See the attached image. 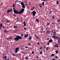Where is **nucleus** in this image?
<instances>
[{
	"label": "nucleus",
	"mask_w": 60,
	"mask_h": 60,
	"mask_svg": "<svg viewBox=\"0 0 60 60\" xmlns=\"http://www.w3.org/2000/svg\"><path fill=\"white\" fill-rule=\"evenodd\" d=\"M21 36H22V37H23V34H21Z\"/></svg>",
	"instance_id": "nucleus-52"
},
{
	"label": "nucleus",
	"mask_w": 60,
	"mask_h": 60,
	"mask_svg": "<svg viewBox=\"0 0 60 60\" xmlns=\"http://www.w3.org/2000/svg\"><path fill=\"white\" fill-rule=\"evenodd\" d=\"M52 11H50L49 12L50 13V14H51V13L52 12Z\"/></svg>",
	"instance_id": "nucleus-39"
},
{
	"label": "nucleus",
	"mask_w": 60,
	"mask_h": 60,
	"mask_svg": "<svg viewBox=\"0 0 60 60\" xmlns=\"http://www.w3.org/2000/svg\"><path fill=\"white\" fill-rule=\"evenodd\" d=\"M7 40H9V38H7Z\"/></svg>",
	"instance_id": "nucleus-58"
},
{
	"label": "nucleus",
	"mask_w": 60,
	"mask_h": 60,
	"mask_svg": "<svg viewBox=\"0 0 60 60\" xmlns=\"http://www.w3.org/2000/svg\"><path fill=\"white\" fill-rule=\"evenodd\" d=\"M46 46H44V48L45 49H46Z\"/></svg>",
	"instance_id": "nucleus-35"
},
{
	"label": "nucleus",
	"mask_w": 60,
	"mask_h": 60,
	"mask_svg": "<svg viewBox=\"0 0 60 60\" xmlns=\"http://www.w3.org/2000/svg\"><path fill=\"white\" fill-rule=\"evenodd\" d=\"M20 4H21V5H22V8H25V4H24V2H21L20 3Z\"/></svg>",
	"instance_id": "nucleus-2"
},
{
	"label": "nucleus",
	"mask_w": 60,
	"mask_h": 60,
	"mask_svg": "<svg viewBox=\"0 0 60 60\" xmlns=\"http://www.w3.org/2000/svg\"><path fill=\"white\" fill-rule=\"evenodd\" d=\"M58 2H59V1L58 0H57V3H56L57 4H59V3H58Z\"/></svg>",
	"instance_id": "nucleus-26"
},
{
	"label": "nucleus",
	"mask_w": 60,
	"mask_h": 60,
	"mask_svg": "<svg viewBox=\"0 0 60 60\" xmlns=\"http://www.w3.org/2000/svg\"><path fill=\"white\" fill-rule=\"evenodd\" d=\"M46 31H49V29L48 28H46Z\"/></svg>",
	"instance_id": "nucleus-28"
},
{
	"label": "nucleus",
	"mask_w": 60,
	"mask_h": 60,
	"mask_svg": "<svg viewBox=\"0 0 60 60\" xmlns=\"http://www.w3.org/2000/svg\"><path fill=\"white\" fill-rule=\"evenodd\" d=\"M58 43L59 44H60V39H59L58 40Z\"/></svg>",
	"instance_id": "nucleus-14"
},
{
	"label": "nucleus",
	"mask_w": 60,
	"mask_h": 60,
	"mask_svg": "<svg viewBox=\"0 0 60 60\" xmlns=\"http://www.w3.org/2000/svg\"><path fill=\"white\" fill-rule=\"evenodd\" d=\"M32 37H31V36H30L29 37V40H30V41H31V39H32Z\"/></svg>",
	"instance_id": "nucleus-17"
},
{
	"label": "nucleus",
	"mask_w": 60,
	"mask_h": 60,
	"mask_svg": "<svg viewBox=\"0 0 60 60\" xmlns=\"http://www.w3.org/2000/svg\"><path fill=\"white\" fill-rule=\"evenodd\" d=\"M49 47H47L46 49L47 50H48V49H49Z\"/></svg>",
	"instance_id": "nucleus-34"
},
{
	"label": "nucleus",
	"mask_w": 60,
	"mask_h": 60,
	"mask_svg": "<svg viewBox=\"0 0 60 60\" xmlns=\"http://www.w3.org/2000/svg\"><path fill=\"white\" fill-rule=\"evenodd\" d=\"M10 10H8L7 11V12H8V13H9V12H10Z\"/></svg>",
	"instance_id": "nucleus-29"
},
{
	"label": "nucleus",
	"mask_w": 60,
	"mask_h": 60,
	"mask_svg": "<svg viewBox=\"0 0 60 60\" xmlns=\"http://www.w3.org/2000/svg\"><path fill=\"white\" fill-rule=\"evenodd\" d=\"M49 43L51 42L52 41V39H50L49 40Z\"/></svg>",
	"instance_id": "nucleus-13"
},
{
	"label": "nucleus",
	"mask_w": 60,
	"mask_h": 60,
	"mask_svg": "<svg viewBox=\"0 0 60 60\" xmlns=\"http://www.w3.org/2000/svg\"><path fill=\"white\" fill-rule=\"evenodd\" d=\"M19 47L16 48L15 50V53H17L18 51H19Z\"/></svg>",
	"instance_id": "nucleus-4"
},
{
	"label": "nucleus",
	"mask_w": 60,
	"mask_h": 60,
	"mask_svg": "<svg viewBox=\"0 0 60 60\" xmlns=\"http://www.w3.org/2000/svg\"><path fill=\"white\" fill-rule=\"evenodd\" d=\"M7 32V30H5L4 31V33H6Z\"/></svg>",
	"instance_id": "nucleus-38"
},
{
	"label": "nucleus",
	"mask_w": 60,
	"mask_h": 60,
	"mask_svg": "<svg viewBox=\"0 0 60 60\" xmlns=\"http://www.w3.org/2000/svg\"><path fill=\"white\" fill-rule=\"evenodd\" d=\"M2 27H3V29H4V26H2Z\"/></svg>",
	"instance_id": "nucleus-43"
},
{
	"label": "nucleus",
	"mask_w": 60,
	"mask_h": 60,
	"mask_svg": "<svg viewBox=\"0 0 60 60\" xmlns=\"http://www.w3.org/2000/svg\"><path fill=\"white\" fill-rule=\"evenodd\" d=\"M37 44H38V45H39V44H40V43H39V42H38L37 43Z\"/></svg>",
	"instance_id": "nucleus-53"
},
{
	"label": "nucleus",
	"mask_w": 60,
	"mask_h": 60,
	"mask_svg": "<svg viewBox=\"0 0 60 60\" xmlns=\"http://www.w3.org/2000/svg\"><path fill=\"white\" fill-rule=\"evenodd\" d=\"M36 21H37L38 22H39V20H38V19H36Z\"/></svg>",
	"instance_id": "nucleus-24"
},
{
	"label": "nucleus",
	"mask_w": 60,
	"mask_h": 60,
	"mask_svg": "<svg viewBox=\"0 0 60 60\" xmlns=\"http://www.w3.org/2000/svg\"><path fill=\"white\" fill-rule=\"evenodd\" d=\"M57 28L58 29H59V28H60V27L57 26Z\"/></svg>",
	"instance_id": "nucleus-51"
},
{
	"label": "nucleus",
	"mask_w": 60,
	"mask_h": 60,
	"mask_svg": "<svg viewBox=\"0 0 60 60\" xmlns=\"http://www.w3.org/2000/svg\"><path fill=\"white\" fill-rule=\"evenodd\" d=\"M24 26H26V22H24Z\"/></svg>",
	"instance_id": "nucleus-22"
},
{
	"label": "nucleus",
	"mask_w": 60,
	"mask_h": 60,
	"mask_svg": "<svg viewBox=\"0 0 60 60\" xmlns=\"http://www.w3.org/2000/svg\"><path fill=\"white\" fill-rule=\"evenodd\" d=\"M44 3H45L44 2H43L42 3V5H43V6H44L45 5Z\"/></svg>",
	"instance_id": "nucleus-25"
},
{
	"label": "nucleus",
	"mask_w": 60,
	"mask_h": 60,
	"mask_svg": "<svg viewBox=\"0 0 60 60\" xmlns=\"http://www.w3.org/2000/svg\"><path fill=\"white\" fill-rule=\"evenodd\" d=\"M52 37L53 38H54V39H56L57 38V36H56L54 35H53L52 36Z\"/></svg>",
	"instance_id": "nucleus-8"
},
{
	"label": "nucleus",
	"mask_w": 60,
	"mask_h": 60,
	"mask_svg": "<svg viewBox=\"0 0 60 60\" xmlns=\"http://www.w3.org/2000/svg\"><path fill=\"white\" fill-rule=\"evenodd\" d=\"M43 52L41 51V52L40 53V54H42Z\"/></svg>",
	"instance_id": "nucleus-37"
},
{
	"label": "nucleus",
	"mask_w": 60,
	"mask_h": 60,
	"mask_svg": "<svg viewBox=\"0 0 60 60\" xmlns=\"http://www.w3.org/2000/svg\"><path fill=\"white\" fill-rule=\"evenodd\" d=\"M55 54H52L51 55V56H54Z\"/></svg>",
	"instance_id": "nucleus-21"
},
{
	"label": "nucleus",
	"mask_w": 60,
	"mask_h": 60,
	"mask_svg": "<svg viewBox=\"0 0 60 60\" xmlns=\"http://www.w3.org/2000/svg\"><path fill=\"white\" fill-rule=\"evenodd\" d=\"M42 30H43V28H42V29H41Z\"/></svg>",
	"instance_id": "nucleus-64"
},
{
	"label": "nucleus",
	"mask_w": 60,
	"mask_h": 60,
	"mask_svg": "<svg viewBox=\"0 0 60 60\" xmlns=\"http://www.w3.org/2000/svg\"><path fill=\"white\" fill-rule=\"evenodd\" d=\"M39 6L40 8H41V7H42V5H41V4H40L39 5Z\"/></svg>",
	"instance_id": "nucleus-23"
},
{
	"label": "nucleus",
	"mask_w": 60,
	"mask_h": 60,
	"mask_svg": "<svg viewBox=\"0 0 60 60\" xmlns=\"http://www.w3.org/2000/svg\"><path fill=\"white\" fill-rule=\"evenodd\" d=\"M12 37H11L10 38V40H11V39H12Z\"/></svg>",
	"instance_id": "nucleus-44"
},
{
	"label": "nucleus",
	"mask_w": 60,
	"mask_h": 60,
	"mask_svg": "<svg viewBox=\"0 0 60 60\" xmlns=\"http://www.w3.org/2000/svg\"><path fill=\"white\" fill-rule=\"evenodd\" d=\"M10 21L8 20L6 21V23H9Z\"/></svg>",
	"instance_id": "nucleus-18"
},
{
	"label": "nucleus",
	"mask_w": 60,
	"mask_h": 60,
	"mask_svg": "<svg viewBox=\"0 0 60 60\" xmlns=\"http://www.w3.org/2000/svg\"><path fill=\"white\" fill-rule=\"evenodd\" d=\"M52 60H56V59H55L54 58L52 59Z\"/></svg>",
	"instance_id": "nucleus-42"
},
{
	"label": "nucleus",
	"mask_w": 60,
	"mask_h": 60,
	"mask_svg": "<svg viewBox=\"0 0 60 60\" xmlns=\"http://www.w3.org/2000/svg\"><path fill=\"white\" fill-rule=\"evenodd\" d=\"M57 37V38H56V39H60V37Z\"/></svg>",
	"instance_id": "nucleus-48"
},
{
	"label": "nucleus",
	"mask_w": 60,
	"mask_h": 60,
	"mask_svg": "<svg viewBox=\"0 0 60 60\" xmlns=\"http://www.w3.org/2000/svg\"><path fill=\"white\" fill-rule=\"evenodd\" d=\"M50 24V23H48L47 24V25H48V26Z\"/></svg>",
	"instance_id": "nucleus-50"
},
{
	"label": "nucleus",
	"mask_w": 60,
	"mask_h": 60,
	"mask_svg": "<svg viewBox=\"0 0 60 60\" xmlns=\"http://www.w3.org/2000/svg\"><path fill=\"white\" fill-rule=\"evenodd\" d=\"M25 5L26 6H27V4H25Z\"/></svg>",
	"instance_id": "nucleus-55"
},
{
	"label": "nucleus",
	"mask_w": 60,
	"mask_h": 60,
	"mask_svg": "<svg viewBox=\"0 0 60 60\" xmlns=\"http://www.w3.org/2000/svg\"><path fill=\"white\" fill-rule=\"evenodd\" d=\"M14 12V13H15L16 14H19H19L20 13V12H19V11H18H18H16V9H15L13 11Z\"/></svg>",
	"instance_id": "nucleus-3"
},
{
	"label": "nucleus",
	"mask_w": 60,
	"mask_h": 60,
	"mask_svg": "<svg viewBox=\"0 0 60 60\" xmlns=\"http://www.w3.org/2000/svg\"><path fill=\"white\" fill-rule=\"evenodd\" d=\"M36 57L37 58H39V57H38V56H37Z\"/></svg>",
	"instance_id": "nucleus-61"
},
{
	"label": "nucleus",
	"mask_w": 60,
	"mask_h": 60,
	"mask_svg": "<svg viewBox=\"0 0 60 60\" xmlns=\"http://www.w3.org/2000/svg\"><path fill=\"white\" fill-rule=\"evenodd\" d=\"M55 52L56 54H58V51H57V50L56 51H55Z\"/></svg>",
	"instance_id": "nucleus-20"
},
{
	"label": "nucleus",
	"mask_w": 60,
	"mask_h": 60,
	"mask_svg": "<svg viewBox=\"0 0 60 60\" xmlns=\"http://www.w3.org/2000/svg\"><path fill=\"white\" fill-rule=\"evenodd\" d=\"M26 28H24V30H26Z\"/></svg>",
	"instance_id": "nucleus-57"
},
{
	"label": "nucleus",
	"mask_w": 60,
	"mask_h": 60,
	"mask_svg": "<svg viewBox=\"0 0 60 60\" xmlns=\"http://www.w3.org/2000/svg\"><path fill=\"white\" fill-rule=\"evenodd\" d=\"M25 58L26 59H28V57H26Z\"/></svg>",
	"instance_id": "nucleus-45"
},
{
	"label": "nucleus",
	"mask_w": 60,
	"mask_h": 60,
	"mask_svg": "<svg viewBox=\"0 0 60 60\" xmlns=\"http://www.w3.org/2000/svg\"><path fill=\"white\" fill-rule=\"evenodd\" d=\"M28 36V34H25L24 36V37H25V38H27Z\"/></svg>",
	"instance_id": "nucleus-10"
},
{
	"label": "nucleus",
	"mask_w": 60,
	"mask_h": 60,
	"mask_svg": "<svg viewBox=\"0 0 60 60\" xmlns=\"http://www.w3.org/2000/svg\"><path fill=\"white\" fill-rule=\"evenodd\" d=\"M59 47V46H58L57 44H56L54 45V48H58V47Z\"/></svg>",
	"instance_id": "nucleus-9"
},
{
	"label": "nucleus",
	"mask_w": 60,
	"mask_h": 60,
	"mask_svg": "<svg viewBox=\"0 0 60 60\" xmlns=\"http://www.w3.org/2000/svg\"><path fill=\"white\" fill-rule=\"evenodd\" d=\"M3 58L4 59H6L7 58V56H6L4 57L3 56Z\"/></svg>",
	"instance_id": "nucleus-15"
},
{
	"label": "nucleus",
	"mask_w": 60,
	"mask_h": 60,
	"mask_svg": "<svg viewBox=\"0 0 60 60\" xmlns=\"http://www.w3.org/2000/svg\"><path fill=\"white\" fill-rule=\"evenodd\" d=\"M0 27H2V23H0Z\"/></svg>",
	"instance_id": "nucleus-32"
},
{
	"label": "nucleus",
	"mask_w": 60,
	"mask_h": 60,
	"mask_svg": "<svg viewBox=\"0 0 60 60\" xmlns=\"http://www.w3.org/2000/svg\"><path fill=\"white\" fill-rule=\"evenodd\" d=\"M14 28H18V27L17 26H15L14 27Z\"/></svg>",
	"instance_id": "nucleus-19"
},
{
	"label": "nucleus",
	"mask_w": 60,
	"mask_h": 60,
	"mask_svg": "<svg viewBox=\"0 0 60 60\" xmlns=\"http://www.w3.org/2000/svg\"><path fill=\"white\" fill-rule=\"evenodd\" d=\"M32 9L34 10V7H32Z\"/></svg>",
	"instance_id": "nucleus-56"
},
{
	"label": "nucleus",
	"mask_w": 60,
	"mask_h": 60,
	"mask_svg": "<svg viewBox=\"0 0 60 60\" xmlns=\"http://www.w3.org/2000/svg\"><path fill=\"white\" fill-rule=\"evenodd\" d=\"M49 40V38H48L47 39V40Z\"/></svg>",
	"instance_id": "nucleus-59"
},
{
	"label": "nucleus",
	"mask_w": 60,
	"mask_h": 60,
	"mask_svg": "<svg viewBox=\"0 0 60 60\" xmlns=\"http://www.w3.org/2000/svg\"><path fill=\"white\" fill-rule=\"evenodd\" d=\"M34 53V51H33L32 52V54H33Z\"/></svg>",
	"instance_id": "nucleus-49"
},
{
	"label": "nucleus",
	"mask_w": 60,
	"mask_h": 60,
	"mask_svg": "<svg viewBox=\"0 0 60 60\" xmlns=\"http://www.w3.org/2000/svg\"><path fill=\"white\" fill-rule=\"evenodd\" d=\"M57 58H58V57H57V56H56L55 57V59H57Z\"/></svg>",
	"instance_id": "nucleus-33"
},
{
	"label": "nucleus",
	"mask_w": 60,
	"mask_h": 60,
	"mask_svg": "<svg viewBox=\"0 0 60 60\" xmlns=\"http://www.w3.org/2000/svg\"><path fill=\"white\" fill-rule=\"evenodd\" d=\"M47 44L48 45H49V43H47Z\"/></svg>",
	"instance_id": "nucleus-54"
},
{
	"label": "nucleus",
	"mask_w": 60,
	"mask_h": 60,
	"mask_svg": "<svg viewBox=\"0 0 60 60\" xmlns=\"http://www.w3.org/2000/svg\"><path fill=\"white\" fill-rule=\"evenodd\" d=\"M46 34H50V32H49V31H46Z\"/></svg>",
	"instance_id": "nucleus-11"
},
{
	"label": "nucleus",
	"mask_w": 60,
	"mask_h": 60,
	"mask_svg": "<svg viewBox=\"0 0 60 60\" xmlns=\"http://www.w3.org/2000/svg\"><path fill=\"white\" fill-rule=\"evenodd\" d=\"M9 11L10 12H11L12 11H13V9H11L9 10Z\"/></svg>",
	"instance_id": "nucleus-16"
},
{
	"label": "nucleus",
	"mask_w": 60,
	"mask_h": 60,
	"mask_svg": "<svg viewBox=\"0 0 60 60\" xmlns=\"http://www.w3.org/2000/svg\"><path fill=\"white\" fill-rule=\"evenodd\" d=\"M56 33L55 32H53V34H54V35H56Z\"/></svg>",
	"instance_id": "nucleus-27"
},
{
	"label": "nucleus",
	"mask_w": 60,
	"mask_h": 60,
	"mask_svg": "<svg viewBox=\"0 0 60 60\" xmlns=\"http://www.w3.org/2000/svg\"><path fill=\"white\" fill-rule=\"evenodd\" d=\"M22 39V37L21 36H19V35L16 36L15 38H14V40L15 41H19V40H20Z\"/></svg>",
	"instance_id": "nucleus-1"
},
{
	"label": "nucleus",
	"mask_w": 60,
	"mask_h": 60,
	"mask_svg": "<svg viewBox=\"0 0 60 60\" xmlns=\"http://www.w3.org/2000/svg\"><path fill=\"white\" fill-rule=\"evenodd\" d=\"M40 49H42V47H40Z\"/></svg>",
	"instance_id": "nucleus-40"
},
{
	"label": "nucleus",
	"mask_w": 60,
	"mask_h": 60,
	"mask_svg": "<svg viewBox=\"0 0 60 60\" xmlns=\"http://www.w3.org/2000/svg\"><path fill=\"white\" fill-rule=\"evenodd\" d=\"M32 15H33V16H35V14H36V12L35 11H32Z\"/></svg>",
	"instance_id": "nucleus-5"
},
{
	"label": "nucleus",
	"mask_w": 60,
	"mask_h": 60,
	"mask_svg": "<svg viewBox=\"0 0 60 60\" xmlns=\"http://www.w3.org/2000/svg\"><path fill=\"white\" fill-rule=\"evenodd\" d=\"M57 22H59V21H60V19H59L57 20Z\"/></svg>",
	"instance_id": "nucleus-36"
},
{
	"label": "nucleus",
	"mask_w": 60,
	"mask_h": 60,
	"mask_svg": "<svg viewBox=\"0 0 60 60\" xmlns=\"http://www.w3.org/2000/svg\"><path fill=\"white\" fill-rule=\"evenodd\" d=\"M15 6V5L14 4H13L12 6V7H14V6Z\"/></svg>",
	"instance_id": "nucleus-46"
},
{
	"label": "nucleus",
	"mask_w": 60,
	"mask_h": 60,
	"mask_svg": "<svg viewBox=\"0 0 60 60\" xmlns=\"http://www.w3.org/2000/svg\"><path fill=\"white\" fill-rule=\"evenodd\" d=\"M24 11H25V9H22L21 11H19V12H20V14H21L22 13V12H23Z\"/></svg>",
	"instance_id": "nucleus-6"
},
{
	"label": "nucleus",
	"mask_w": 60,
	"mask_h": 60,
	"mask_svg": "<svg viewBox=\"0 0 60 60\" xmlns=\"http://www.w3.org/2000/svg\"><path fill=\"white\" fill-rule=\"evenodd\" d=\"M54 18H55L54 16H53L52 17V19H54Z\"/></svg>",
	"instance_id": "nucleus-41"
},
{
	"label": "nucleus",
	"mask_w": 60,
	"mask_h": 60,
	"mask_svg": "<svg viewBox=\"0 0 60 60\" xmlns=\"http://www.w3.org/2000/svg\"><path fill=\"white\" fill-rule=\"evenodd\" d=\"M7 60H9V57L8 58Z\"/></svg>",
	"instance_id": "nucleus-63"
},
{
	"label": "nucleus",
	"mask_w": 60,
	"mask_h": 60,
	"mask_svg": "<svg viewBox=\"0 0 60 60\" xmlns=\"http://www.w3.org/2000/svg\"><path fill=\"white\" fill-rule=\"evenodd\" d=\"M8 32H9V31L8 30L7 31V32H6V33H8Z\"/></svg>",
	"instance_id": "nucleus-62"
},
{
	"label": "nucleus",
	"mask_w": 60,
	"mask_h": 60,
	"mask_svg": "<svg viewBox=\"0 0 60 60\" xmlns=\"http://www.w3.org/2000/svg\"><path fill=\"white\" fill-rule=\"evenodd\" d=\"M34 35L36 37V38H38V40H40V38L38 36H37V35H36L35 34H34Z\"/></svg>",
	"instance_id": "nucleus-7"
},
{
	"label": "nucleus",
	"mask_w": 60,
	"mask_h": 60,
	"mask_svg": "<svg viewBox=\"0 0 60 60\" xmlns=\"http://www.w3.org/2000/svg\"><path fill=\"white\" fill-rule=\"evenodd\" d=\"M17 21H19V19H17Z\"/></svg>",
	"instance_id": "nucleus-60"
},
{
	"label": "nucleus",
	"mask_w": 60,
	"mask_h": 60,
	"mask_svg": "<svg viewBox=\"0 0 60 60\" xmlns=\"http://www.w3.org/2000/svg\"><path fill=\"white\" fill-rule=\"evenodd\" d=\"M31 44L30 43H28V46H30V45H31Z\"/></svg>",
	"instance_id": "nucleus-31"
},
{
	"label": "nucleus",
	"mask_w": 60,
	"mask_h": 60,
	"mask_svg": "<svg viewBox=\"0 0 60 60\" xmlns=\"http://www.w3.org/2000/svg\"><path fill=\"white\" fill-rule=\"evenodd\" d=\"M12 55L13 56H14L16 55V54L15 53L13 52L12 53Z\"/></svg>",
	"instance_id": "nucleus-12"
},
{
	"label": "nucleus",
	"mask_w": 60,
	"mask_h": 60,
	"mask_svg": "<svg viewBox=\"0 0 60 60\" xmlns=\"http://www.w3.org/2000/svg\"><path fill=\"white\" fill-rule=\"evenodd\" d=\"M42 1H45V2H46V1H48V0H42Z\"/></svg>",
	"instance_id": "nucleus-30"
},
{
	"label": "nucleus",
	"mask_w": 60,
	"mask_h": 60,
	"mask_svg": "<svg viewBox=\"0 0 60 60\" xmlns=\"http://www.w3.org/2000/svg\"><path fill=\"white\" fill-rule=\"evenodd\" d=\"M55 24V22H52V24Z\"/></svg>",
	"instance_id": "nucleus-47"
}]
</instances>
